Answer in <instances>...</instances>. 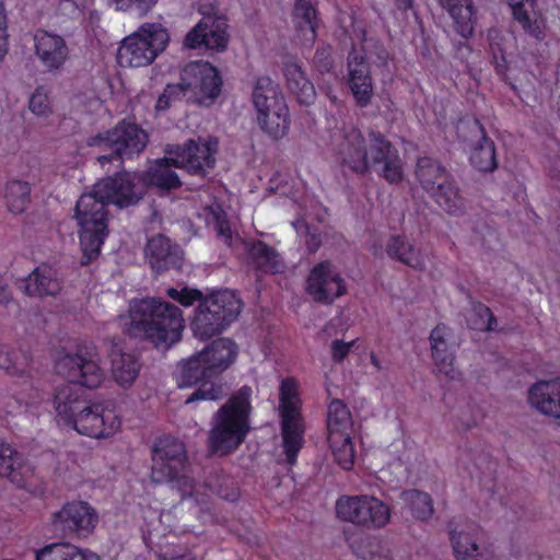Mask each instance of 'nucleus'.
Returning <instances> with one entry per match:
<instances>
[{
  "instance_id": "obj_11",
  "label": "nucleus",
  "mask_w": 560,
  "mask_h": 560,
  "mask_svg": "<svg viewBox=\"0 0 560 560\" xmlns=\"http://www.w3.org/2000/svg\"><path fill=\"white\" fill-rule=\"evenodd\" d=\"M219 141L214 137L190 139L183 145H168L166 155L172 156L175 167L184 168L191 175L205 177L215 165Z\"/></svg>"
},
{
  "instance_id": "obj_58",
  "label": "nucleus",
  "mask_w": 560,
  "mask_h": 560,
  "mask_svg": "<svg viewBox=\"0 0 560 560\" xmlns=\"http://www.w3.org/2000/svg\"><path fill=\"white\" fill-rule=\"evenodd\" d=\"M189 92H187L186 86L183 84V77L180 75V81L176 84H167L164 89V97H170L173 100H176L180 97L182 95H187Z\"/></svg>"
},
{
  "instance_id": "obj_37",
  "label": "nucleus",
  "mask_w": 560,
  "mask_h": 560,
  "mask_svg": "<svg viewBox=\"0 0 560 560\" xmlns=\"http://www.w3.org/2000/svg\"><path fill=\"white\" fill-rule=\"evenodd\" d=\"M352 418L348 407L339 399L330 402L327 413L328 439L339 435H351Z\"/></svg>"
},
{
  "instance_id": "obj_3",
  "label": "nucleus",
  "mask_w": 560,
  "mask_h": 560,
  "mask_svg": "<svg viewBox=\"0 0 560 560\" xmlns=\"http://www.w3.org/2000/svg\"><path fill=\"white\" fill-rule=\"evenodd\" d=\"M338 156L343 167L357 174H366L374 166L389 184H397L404 177L397 149L380 131L371 130L364 137L358 128H350L338 145Z\"/></svg>"
},
{
  "instance_id": "obj_47",
  "label": "nucleus",
  "mask_w": 560,
  "mask_h": 560,
  "mask_svg": "<svg viewBox=\"0 0 560 560\" xmlns=\"http://www.w3.org/2000/svg\"><path fill=\"white\" fill-rule=\"evenodd\" d=\"M21 468V455L0 438V475L15 480Z\"/></svg>"
},
{
  "instance_id": "obj_6",
  "label": "nucleus",
  "mask_w": 560,
  "mask_h": 560,
  "mask_svg": "<svg viewBox=\"0 0 560 560\" xmlns=\"http://www.w3.org/2000/svg\"><path fill=\"white\" fill-rule=\"evenodd\" d=\"M151 481L175 482L183 494H190L194 480L187 476L186 448L183 442L165 436L156 440L152 448Z\"/></svg>"
},
{
  "instance_id": "obj_19",
  "label": "nucleus",
  "mask_w": 560,
  "mask_h": 560,
  "mask_svg": "<svg viewBox=\"0 0 560 560\" xmlns=\"http://www.w3.org/2000/svg\"><path fill=\"white\" fill-rule=\"evenodd\" d=\"M144 255L151 268L158 273L170 269H180L184 260L183 250L162 234L148 241Z\"/></svg>"
},
{
  "instance_id": "obj_53",
  "label": "nucleus",
  "mask_w": 560,
  "mask_h": 560,
  "mask_svg": "<svg viewBox=\"0 0 560 560\" xmlns=\"http://www.w3.org/2000/svg\"><path fill=\"white\" fill-rule=\"evenodd\" d=\"M331 46L322 45L317 47L314 58L313 66L317 72L325 74L331 71L334 67V59L331 54Z\"/></svg>"
},
{
  "instance_id": "obj_63",
  "label": "nucleus",
  "mask_w": 560,
  "mask_h": 560,
  "mask_svg": "<svg viewBox=\"0 0 560 560\" xmlns=\"http://www.w3.org/2000/svg\"><path fill=\"white\" fill-rule=\"evenodd\" d=\"M399 3V8L409 9L412 5V0H397Z\"/></svg>"
},
{
  "instance_id": "obj_56",
  "label": "nucleus",
  "mask_w": 560,
  "mask_h": 560,
  "mask_svg": "<svg viewBox=\"0 0 560 560\" xmlns=\"http://www.w3.org/2000/svg\"><path fill=\"white\" fill-rule=\"evenodd\" d=\"M354 341L345 342L342 340H334L331 343V355L335 361L343 360L349 353Z\"/></svg>"
},
{
  "instance_id": "obj_14",
  "label": "nucleus",
  "mask_w": 560,
  "mask_h": 560,
  "mask_svg": "<svg viewBox=\"0 0 560 560\" xmlns=\"http://www.w3.org/2000/svg\"><path fill=\"white\" fill-rule=\"evenodd\" d=\"M70 424L80 434L94 439H106L118 431L120 419L113 410L90 400L86 408H83Z\"/></svg>"
},
{
  "instance_id": "obj_41",
  "label": "nucleus",
  "mask_w": 560,
  "mask_h": 560,
  "mask_svg": "<svg viewBox=\"0 0 560 560\" xmlns=\"http://www.w3.org/2000/svg\"><path fill=\"white\" fill-rule=\"evenodd\" d=\"M441 3L450 11L457 24V32L463 37H468L472 34V26L470 23L472 2L471 0H440Z\"/></svg>"
},
{
  "instance_id": "obj_27",
  "label": "nucleus",
  "mask_w": 560,
  "mask_h": 560,
  "mask_svg": "<svg viewBox=\"0 0 560 560\" xmlns=\"http://www.w3.org/2000/svg\"><path fill=\"white\" fill-rule=\"evenodd\" d=\"M229 40L226 33L225 19H221L212 23L211 26L201 28L197 33V37L189 42L188 34L185 37L184 45L187 48L196 49L205 46L208 49L224 50Z\"/></svg>"
},
{
  "instance_id": "obj_15",
  "label": "nucleus",
  "mask_w": 560,
  "mask_h": 560,
  "mask_svg": "<svg viewBox=\"0 0 560 560\" xmlns=\"http://www.w3.org/2000/svg\"><path fill=\"white\" fill-rule=\"evenodd\" d=\"M307 292L316 302L329 304L346 293V285L336 268L329 261H323L307 278Z\"/></svg>"
},
{
  "instance_id": "obj_2",
  "label": "nucleus",
  "mask_w": 560,
  "mask_h": 560,
  "mask_svg": "<svg viewBox=\"0 0 560 560\" xmlns=\"http://www.w3.org/2000/svg\"><path fill=\"white\" fill-rule=\"evenodd\" d=\"M55 369L70 381L59 385L54 396L58 416L70 424L90 401L85 390L79 385L97 388L105 380L97 348L94 345L79 346L74 353L61 348L56 352Z\"/></svg>"
},
{
  "instance_id": "obj_10",
  "label": "nucleus",
  "mask_w": 560,
  "mask_h": 560,
  "mask_svg": "<svg viewBox=\"0 0 560 560\" xmlns=\"http://www.w3.org/2000/svg\"><path fill=\"white\" fill-rule=\"evenodd\" d=\"M337 516L368 529L383 528L390 518V510L372 495H343L336 502Z\"/></svg>"
},
{
  "instance_id": "obj_30",
  "label": "nucleus",
  "mask_w": 560,
  "mask_h": 560,
  "mask_svg": "<svg viewBox=\"0 0 560 560\" xmlns=\"http://www.w3.org/2000/svg\"><path fill=\"white\" fill-rule=\"evenodd\" d=\"M201 352L206 353L205 358L217 375L234 362L237 355V346L231 339L219 338Z\"/></svg>"
},
{
  "instance_id": "obj_38",
  "label": "nucleus",
  "mask_w": 560,
  "mask_h": 560,
  "mask_svg": "<svg viewBox=\"0 0 560 560\" xmlns=\"http://www.w3.org/2000/svg\"><path fill=\"white\" fill-rule=\"evenodd\" d=\"M36 560H101L90 551H83L70 544H52L36 551Z\"/></svg>"
},
{
  "instance_id": "obj_13",
  "label": "nucleus",
  "mask_w": 560,
  "mask_h": 560,
  "mask_svg": "<svg viewBox=\"0 0 560 560\" xmlns=\"http://www.w3.org/2000/svg\"><path fill=\"white\" fill-rule=\"evenodd\" d=\"M183 84L189 98L200 105H210L220 95L222 80L217 70L207 61H192L182 70Z\"/></svg>"
},
{
  "instance_id": "obj_51",
  "label": "nucleus",
  "mask_w": 560,
  "mask_h": 560,
  "mask_svg": "<svg viewBox=\"0 0 560 560\" xmlns=\"http://www.w3.org/2000/svg\"><path fill=\"white\" fill-rule=\"evenodd\" d=\"M199 13L202 15V19L188 32L189 42H192L195 36L197 37V33L200 32L201 28L211 26L215 21L223 19V16L219 14L218 9L211 2L200 4Z\"/></svg>"
},
{
  "instance_id": "obj_17",
  "label": "nucleus",
  "mask_w": 560,
  "mask_h": 560,
  "mask_svg": "<svg viewBox=\"0 0 560 560\" xmlns=\"http://www.w3.org/2000/svg\"><path fill=\"white\" fill-rule=\"evenodd\" d=\"M450 540L456 560H490L480 551L478 540L481 529L471 522L452 521L448 524Z\"/></svg>"
},
{
  "instance_id": "obj_64",
  "label": "nucleus",
  "mask_w": 560,
  "mask_h": 560,
  "mask_svg": "<svg viewBox=\"0 0 560 560\" xmlns=\"http://www.w3.org/2000/svg\"><path fill=\"white\" fill-rule=\"evenodd\" d=\"M386 56H387L386 51L382 50L381 55H380V58L385 61L386 60Z\"/></svg>"
},
{
  "instance_id": "obj_4",
  "label": "nucleus",
  "mask_w": 560,
  "mask_h": 560,
  "mask_svg": "<svg viewBox=\"0 0 560 560\" xmlns=\"http://www.w3.org/2000/svg\"><path fill=\"white\" fill-rule=\"evenodd\" d=\"M128 312L125 331L130 337L148 339L155 347H168L180 339L184 318L177 306L148 298L131 301Z\"/></svg>"
},
{
  "instance_id": "obj_33",
  "label": "nucleus",
  "mask_w": 560,
  "mask_h": 560,
  "mask_svg": "<svg viewBox=\"0 0 560 560\" xmlns=\"http://www.w3.org/2000/svg\"><path fill=\"white\" fill-rule=\"evenodd\" d=\"M253 104L256 112H264L271 106L285 104L282 91L278 83L269 77H260L256 80L253 88Z\"/></svg>"
},
{
  "instance_id": "obj_46",
  "label": "nucleus",
  "mask_w": 560,
  "mask_h": 560,
  "mask_svg": "<svg viewBox=\"0 0 560 560\" xmlns=\"http://www.w3.org/2000/svg\"><path fill=\"white\" fill-rule=\"evenodd\" d=\"M514 19L522 25L523 30L534 37H538L540 31L536 20L532 18L530 11L534 8L533 0H508Z\"/></svg>"
},
{
  "instance_id": "obj_20",
  "label": "nucleus",
  "mask_w": 560,
  "mask_h": 560,
  "mask_svg": "<svg viewBox=\"0 0 560 560\" xmlns=\"http://www.w3.org/2000/svg\"><path fill=\"white\" fill-rule=\"evenodd\" d=\"M35 55L48 71L62 68L69 57L66 40L57 35L39 30L34 35Z\"/></svg>"
},
{
  "instance_id": "obj_39",
  "label": "nucleus",
  "mask_w": 560,
  "mask_h": 560,
  "mask_svg": "<svg viewBox=\"0 0 560 560\" xmlns=\"http://www.w3.org/2000/svg\"><path fill=\"white\" fill-rule=\"evenodd\" d=\"M388 256L412 268H422L423 260L419 252L407 240L399 236L392 237L386 246Z\"/></svg>"
},
{
  "instance_id": "obj_60",
  "label": "nucleus",
  "mask_w": 560,
  "mask_h": 560,
  "mask_svg": "<svg viewBox=\"0 0 560 560\" xmlns=\"http://www.w3.org/2000/svg\"><path fill=\"white\" fill-rule=\"evenodd\" d=\"M11 300L10 292L5 284L0 281V305H5Z\"/></svg>"
},
{
  "instance_id": "obj_21",
  "label": "nucleus",
  "mask_w": 560,
  "mask_h": 560,
  "mask_svg": "<svg viewBox=\"0 0 560 560\" xmlns=\"http://www.w3.org/2000/svg\"><path fill=\"white\" fill-rule=\"evenodd\" d=\"M349 86L360 106H366L373 95L370 66L364 55L352 49L348 56Z\"/></svg>"
},
{
  "instance_id": "obj_22",
  "label": "nucleus",
  "mask_w": 560,
  "mask_h": 560,
  "mask_svg": "<svg viewBox=\"0 0 560 560\" xmlns=\"http://www.w3.org/2000/svg\"><path fill=\"white\" fill-rule=\"evenodd\" d=\"M530 405L560 427V378L540 381L528 392Z\"/></svg>"
},
{
  "instance_id": "obj_25",
  "label": "nucleus",
  "mask_w": 560,
  "mask_h": 560,
  "mask_svg": "<svg viewBox=\"0 0 560 560\" xmlns=\"http://www.w3.org/2000/svg\"><path fill=\"white\" fill-rule=\"evenodd\" d=\"M415 174L420 186L430 195L441 183L452 178L444 165L429 156L418 159Z\"/></svg>"
},
{
  "instance_id": "obj_52",
  "label": "nucleus",
  "mask_w": 560,
  "mask_h": 560,
  "mask_svg": "<svg viewBox=\"0 0 560 560\" xmlns=\"http://www.w3.org/2000/svg\"><path fill=\"white\" fill-rule=\"evenodd\" d=\"M30 110L40 117H47L51 113V106L46 91L38 88L32 94L28 104Z\"/></svg>"
},
{
  "instance_id": "obj_16",
  "label": "nucleus",
  "mask_w": 560,
  "mask_h": 560,
  "mask_svg": "<svg viewBox=\"0 0 560 560\" xmlns=\"http://www.w3.org/2000/svg\"><path fill=\"white\" fill-rule=\"evenodd\" d=\"M98 522L95 510L86 502L67 503L55 514L54 523L65 533L85 536L93 532Z\"/></svg>"
},
{
  "instance_id": "obj_50",
  "label": "nucleus",
  "mask_w": 560,
  "mask_h": 560,
  "mask_svg": "<svg viewBox=\"0 0 560 560\" xmlns=\"http://www.w3.org/2000/svg\"><path fill=\"white\" fill-rule=\"evenodd\" d=\"M0 368L7 370L11 374L24 375L27 369V358L19 351L1 349Z\"/></svg>"
},
{
  "instance_id": "obj_35",
  "label": "nucleus",
  "mask_w": 560,
  "mask_h": 560,
  "mask_svg": "<svg viewBox=\"0 0 560 560\" xmlns=\"http://www.w3.org/2000/svg\"><path fill=\"white\" fill-rule=\"evenodd\" d=\"M430 196L450 215L460 217L465 213V199L453 178L441 183Z\"/></svg>"
},
{
  "instance_id": "obj_23",
  "label": "nucleus",
  "mask_w": 560,
  "mask_h": 560,
  "mask_svg": "<svg viewBox=\"0 0 560 560\" xmlns=\"http://www.w3.org/2000/svg\"><path fill=\"white\" fill-rule=\"evenodd\" d=\"M109 359L114 381L120 387H130L138 377L141 369L138 358L130 352H124L114 345L109 353Z\"/></svg>"
},
{
  "instance_id": "obj_59",
  "label": "nucleus",
  "mask_w": 560,
  "mask_h": 560,
  "mask_svg": "<svg viewBox=\"0 0 560 560\" xmlns=\"http://www.w3.org/2000/svg\"><path fill=\"white\" fill-rule=\"evenodd\" d=\"M320 243H322V241L318 235L311 234L307 231L306 245H307V248L310 249V252H312V253L316 252L319 248Z\"/></svg>"
},
{
  "instance_id": "obj_9",
  "label": "nucleus",
  "mask_w": 560,
  "mask_h": 560,
  "mask_svg": "<svg viewBox=\"0 0 560 560\" xmlns=\"http://www.w3.org/2000/svg\"><path fill=\"white\" fill-rule=\"evenodd\" d=\"M279 408L283 453L287 463L293 465L304 443V424L300 412L298 385L292 378L281 382Z\"/></svg>"
},
{
  "instance_id": "obj_61",
  "label": "nucleus",
  "mask_w": 560,
  "mask_h": 560,
  "mask_svg": "<svg viewBox=\"0 0 560 560\" xmlns=\"http://www.w3.org/2000/svg\"><path fill=\"white\" fill-rule=\"evenodd\" d=\"M171 101H172V98L164 97V92H163L156 102V109L164 110V109L168 108Z\"/></svg>"
},
{
  "instance_id": "obj_8",
  "label": "nucleus",
  "mask_w": 560,
  "mask_h": 560,
  "mask_svg": "<svg viewBox=\"0 0 560 560\" xmlns=\"http://www.w3.org/2000/svg\"><path fill=\"white\" fill-rule=\"evenodd\" d=\"M148 144L147 132L135 122L121 121L114 128L95 136L90 145L108 151L97 158L103 165L113 160L132 159L140 154Z\"/></svg>"
},
{
  "instance_id": "obj_42",
  "label": "nucleus",
  "mask_w": 560,
  "mask_h": 560,
  "mask_svg": "<svg viewBox=\"0 0 560 560\" xmlns=\"http://www.w3.org/2000/svg\"><path fill=\"white\" fill-rule=\"evenodd\" d=\"M401 499L418 520L427 521L434 513L432 499L425 492L410 489L401 493Z\"/></svg>"
},
{
  "instance_id": "obj_40",
  "label": "nucleus",
  "mask_w": 560,
  "mask_h": 560,
  "mask_svg": "<svg viewBox=\"0 0 560 560\" xmlns=\"http://www.w3.org/2000/svg\"><path fill=\"white\" fill-rule=\"evenodd\" d=\"M202 217L205 218L207 225L217 232L218 237L225 245L232 246L233 233L222 207L214 202L203 208Z\"/></svg>"
},
{
  "instance_id": "obj_55",
  "label": "nucleus",
  "mask_w": 560,
  "mask_h": 560,
  "mask_svg": "<svg viewBox=\"0 0 560 560\" xmlns=\"http://www.w3.org/2000/svg\"><path fill=\"white\" fill-rule=\"evenodd\" d=\"M167 294L173 300L178 301L184 306H190L195 301L201 299V292L195 289H183L180 291L176 289H168Z\"/></svg>"
},
{
  "instance_id": "obj_57",
  "label": "nucleus",
  "mask_w": 560,
  "mask_h": 560,
  "mask_svg": "<svg viewBox=\"0 0 560 560\" xmlns=\"http://www.w3.org/2000/svg\"><path fill=\"white\" fill-rule=\"evenodd\" d=\"M8 51V34H7V18L4 9L0 4V60L5 56Z\"/></svg>"
},
{
  "instance_id": "obj_12",
  "label": "nucleus",
  "mask_w": 560,
  "mask_h": 560,
  "mask_svg": "<svg viewBox=\"0 0 560 560\" xmlns=\"http://www.w3.org/2000/svg\"><path fill=\"white\" fill-rule=\"evenodd\" d=\"M205 355L206 353L200 351L180 363L179 387H189L202 382L186 399V404L197 400H218L228 394L222 384L210 381L215 374Z\"/></svg>"
},
{
  "instance_id": "obj_34",
  "label": "nucleus",
  "mask_w": 560,
  "mask_h": 560,
  "mask_svg": "<svg viewBox=\"0 0 560 560\" xmlns=\"http://www.w3.org/2000/svg\"><path fill=\"white\" fill-rule=\"evenodd\" d=\"M284 77L287 79L288 89L296 96V100L301 104L308 105L315 100V88L298 63H287L284 67Z\"/></svg>"
},
{
  "instance_id": "obj_31",
  "label": "nucleus",
  "mask_w": 560,
  "mask_h": 560,
  "mask_svg": "<svg viewBox=\"0 0 560 560\" xmlns=\"http://www.w3.org/2000/svg\"><path fill=\"white\" fill-rule=\"evenodd\" d=\"M470 127L480 136L479 144L471 152L470 162L481 172H492L497 168L494 143L486 136L485 129L478 120L472 121Z\"/></svg>"
},
{
  "instance_id": "obj_54",
  "label": "nucleus",
  "mask_w": 560,
  "mask_h": 560,
  "mask_svg": "<svg viewBox=\"0 0 560 560\" xmlns=\"http://www.w3.org/2000/svg\"><path fill=\"white\" fill-rule=\"evenodd\" d=\"M116 4L117 10L127 11L136 8L140 16L147 15L158 3V0H112Z\"/></svg>"
},
{
  "instance_id": "obj_32",
  "label": "nucleus",
  "mask_w": 560,
  "mask_h": 560,
  "mask_svg": "<svg viewBox=\"0 0 560 560\" xmlns=\"http://www.w3.org/2000/svg\"><path fill=\"white\" fill-rule=\"evenodd\" d=\"M250 259L256 267L265 272L280 273L284 269V262L280 254L261 241L245 244Z\"/></svg>"
},
{
  "instance_id": "obj_44",
  "label": "nucleus",
  "mask_w": 560,
  "mask_h": 560,
  "mask_svg": "<svg viewBox=\"0 0 560 560\" xmlns=\"http://www.w3.org/2000/svg\"><path fill=\"white\" fill-rule=\"evenodd\" d=\"M31 188L28 183L12 180L7 184L5 199L8 208L13 213H21L30 202Z\"/></svg>"
},
{
  "instance_id": "obj_29",
  "label": "nucleus",
  "mask_w": 560,
  "mask_h": 560,
  "mask_svg": "<svg viewBox=\"0 0 560 560\" xmlns=\"http://www.w3.org/2000/svg\"><path fill=\"white\" fill-rule=\"evenodd\" d=\"M229 325L230 323L224 319V316L220 317L212 313V310L201 301L191 323V328L197 338L206 340L220 334Z\"/></svg>"
},
{
  "instance_id": "obj_1",
  "label": "nucleus",
  "mask_w": 560,
  "mask_h": 560,
  "mask_svg": "<svg viewBox=\"0 0 560 560\" xmlns=\"http://www.w3.org/2000/svg\"><path fill=\"white\" fill-rule=\"evenodd\" d=\"M144 195L139 173L121 172L96 182L90 192L81 195L75 205V219L80 225V244L89 264L100 255L108 235V213L106 206L118 208L137 205Z\"/></svg>"
},
{
  "instance_id": "obj_49",
  "label": "nucleus",
  "mask_w": 560,
  "mask_h": 560,
  "mask_svg": "<svg viewBox=\"0 0 560 560\" xmlns=\"http://www.w3.org/2000/svg\"><path fill=\"white\" fill-rule=\"evenodd\" d=\"M355 555L362 560H385L380 540L373 537L360 538L353 545Z\"/></svg>"
},
{
  "instance_id": "obj_36",
  "label": "nucleus",
  "mask_w": 560,
  "mask_h": 560,
  "mask_svg": "<svg viewBox=\"0 0 560 560\" xmlns=\"http://www.w3.org/2000/svg\"><path fill=\"white\" fill-rule=\"evenodd\" d=\"M202 301L212 310V313L220 317L224 316L230 324L237 318L242 310L241 300L230 290L214 292Z\"/></svg>"
},
{
  "instance_id": "obj_7",
  "label": "nucleus",
  "mask_w": 560,
  "mask_h": 560,
  "mask_svg": "<svg viewBox=\"0 0 560 560\" xmlns=\"http://www.w3.org/2000/svg\"><path fill=\"white\" fill-rule=\"evenodd\" d=\"M168 33L160 23H143L136 32L125 37L118 48V62L122 67H147L165 50Z\"/></svg>"
},
{
  "instance_id": "obj_48",
  "label": "nucleus",
  "mask_w": 560,
  "mask_h": 560,
  "mask_svg": "<svg viewBox=\"0 0 560 560\" xmlns=\"http://www.w3.org/2000/svg\"><path fill=\"white\" fill-rule=\"evenodd\" d=\"M468 325L475 330L491 331L495 329L497 318L488 306L477 302L472 304Z\"/></svg>"
},
{
  "instance_id": "obj_18",
  "label": "nucleus",
  "mask_w": 560,
  "mask_h": 560,
  "mask_svg": "<svg viewBox=\"0 0 560 560\" xmlns=\"http://www.w3.org/2000/svg\"><path fill=\"white\" fill-rule=\"evenodd\" d=\"M431 355L438 373L448 380H457L460 373L454 368L455 354L452 349L453 331L444 324L435 326L429 337Z\"/></svg>"
},
{
  "instance_id": "obj_43",
  "label": "nucleus",
  "mask_w": 560,
  "mask_h": 560,
  "mask_svg": "<svg viewBox=\"0 0 560 560\" xmlns=\"http://www.w3.org/2000/svg\"><path fill=\"white\" fill-rule=\"evenodd\" d=\"M293 19L299 31H301L308 40H314L316 13L311 2L296 0Z\"/></svg>"
},
{
  "instance_id": "obj_24",
  "label": "nucleus",
  "mask_w": 560,
  "mask_h": 560,
  "mask_svg": "<svg viewBox=\"0 0 560 560\" xmlns=\"http://www.w3.org/2000/svg\"><path fill=\"white\" fill-rule=\"evenodd\" d=\"M173 155L156 160L141 176V185L155 186L162 189H175L182 185V182L172 166Z\"/></svg>"
},
{
  "instance_id": "obj_5",
  "label": "nucleus",
  "mask_w": 560,
  "mask_h": 560,
  "mask_svg": "<svg viewBox=\"0 0 560 560\" xmlns=\"http://www.w3.org/2000/svg\"><path fill=\"white\" fill-rule=\"evenodd\" d=\"M252 389L243 386L212 418L208 446L212 454L226 455L236 450L249 431Z\"/></svg>"
},
{
  "instance_id": "obj_45",
  "label": "nucleus",
  "mask_w": 560,
  "mask_h": 560,
  "mask_svg": "<svg viewBox=\"0 0 560 560\" xmlns=\"http://www.w3.org/2000/svg\"><path fill=\"white\" fill-rule=\"evenodd\" d=\"M336 463L345 470H350L354 464V450L351 435H339L328 439Z\"/></svg>"
},
{
  "instance_id": "obj_28",
  "label": "nucleus",
  "mask_w": 560,
  "mask_h": 560,
  "mask_svg": "<svg viewBox=\"0 0 560 560\" xmlns=\"http://www.w3.org/2000/svg\"><path fill=\"white\" fill-rule=\"evenodd\" d=\"M257 122L265 133L273 139H281L287 135L290 124L287 103L257 112Z\"/></svg>"
},
{
  "instance_id": "obj_62",
  "label": "nucleus",
  "mask_w": 560,
  "mask_h": 560,
  "mask_svg": "<svg viewBox=\"0 0 560 560\" xmlns=\"http://www.w3.org/2000/svg\"><path fill=\"white\" fill-rule=\"evenodd\" d=\"M370 360H371V363L373 364V366L377 370V371H381L383 369L382 364H381V361L378 360V358L374 354V353H371L370 354Z\"/></svg>"
},
{
  "instance_id": "obj_26",
  "label": "nucleus",
  "mask_w": 560,
  "mask_h": 560,
  "mask_svg": "<svg viewBox=\"0 0 560 560\" xmlns=\"http://www.w3.org/2000/svg\"><path fill=\"white\" fill-rule=\"evenodd\" d=\"M61 290L55 271L48 266L36 268L25 280L24 291L28 295L47 296L56 295Z\"/></svg>"
}]
</instances>
